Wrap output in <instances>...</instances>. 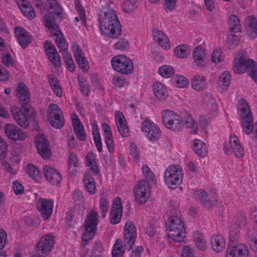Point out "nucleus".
Segmentation results:
<instances>
[{
  "mask_svg": "<svg viewBox=\"0 0 257 257\" xmlns=\"http://www.w3.org/2000/svg\"><path fill=\"white\" fill-rule=\"evenodd\" d=\"M17 4L23 14L29 19H33L36 15L30 3L26 0H17Z\"/></svg>",
  "mask_w": 257,
  "mask_h": 257,
  "instance_id": "32",
  "label": "nucleus"
},
{
  "mask_svg": "<svg viewBox=\"0 0 257 257\" xmlns=\"http://www.w3.org/2000/svg\"><path fill=\"white\" fill-rule=\"evenodd\" d=\"M10 111L17 124L25 128L29 126V121L33 119L35 116L33 109H30L27 106L23 105L21 109L15 105L11 106Z\"/></svg>",
  "mask_w": 257,
  "mask_h": 257,
  "instance_id": "5",
  "label": "nucleus"
},
{
  "mask_svg": "<svg viewBox=\"0 0 257 257\" xmlns=\"http://www.w3.org/2000/svg\"><path fill=\"white\" fill-rule=\"evenodd\" d=\"M196 198L203 204V205L207 208L211 207L209 195L204 190L198 191L195 193Z\"/></svg>",
  "mask_w": 257,
  "mask_h": 257,
  "instance_id": "47",
  "label": "nucleus"
},
{
  "mask_svg": "<svg viewBox=\"0 0 257 257\" xmlns=\"http://www.w3.org/2000/svg\"><path fill=\"white\" fill-rule=\"evenodd\" d=\"M183 177V171L180 166L170 165L164 172V182L169 188L174 189L182 183Z\"/></svg>",
  "mask_w": 257,
  "mask_h": 257,
  "instance_id": "4",
  "label": "nucleus"
},
{
  "mask_svg": "<svg viewBox=\"0 0 257 257\" xmlns=\"http://www.w3.org/2000/svg\"><path fill=\"white\" fill-rule=\"evenodd\" d=\"M104 249L102 247V245L101 242H96L94 246H93L91 253L95 256H100L103 253Z\"/></svg>",
  "mask_w": 257,
  "mask_h": 257,
  "instance_id": "63",
  "label": "nucleus"
},
{
  "mask_svg": "<svg viewBox=\"0 0 257 257\" xmlns=\"http://www.w3.org/2000/svg\"><path fill=\"white\" fill-rule=\"evenodd\" d=\"M15 34L20 45L23 48H26L32 41L31 35L22 28H16Z\"/></svg>",
  "mask_w": 257,
  "mask_h": 257,
  "instance_id": "24",
  "label": "nucleus"
},
{
  "mask_svg": "<svg viewBox=\"0 0 257 257\" xmlns=\"http://www.w3.org/2000/svg\"><path fill=\"white\" fill-rule=\"evenodd\" d=\"M190 50L189 47L185 44H181L176 47L174 54L178 58H184L189 55Z\"/></svg>",
  "mask_w": 257,
  "mask_h": 257,
  "instance_id": "43",
  "label": "nucleus"
},
{
  "mask_svg": "<svg viewBox=\"0 0 257 257\" xmlns=\"http://www.w3.org/2000/svg\"><path fill=\"white\" fill-rule=\"evenodd\" d=\"M129 44L128 41L125 39H120L117 43H116L113 47L115 49L120 50H125L128 49Z\"/></svg>",
  "mask_w": 257,
  "mask_h": 257,
  "instance_id": "64",
  "label": "nucleus"
},
{
  "mask_svg": "<svg viewBox=\"0 0 257 257\" xmlns=\"http://www.w3.org/2000/svg\"><path fill=\"white\" fill-rule=\"evenodd\" d=\"M233 71L237 74L244 73L246 70L248 75L254 81H257V65L255 62L247 59L243 53H238L234 60Z\"/></svg>",
  "mask_w": 257,
  "mask_h": 257,
  "instance_id": "3",
  "label": "nucleus"
},
{
  "mask_svg": "<svg viewBox=\"0 0 257 257\" xmlns=\"http://www.w3.org/2000/svg\"><path fill=\"white\" fill-rule=\"evenodd\" d=\"M74 57L79 68L84 72L88 71L89 66L84 54L75 56Z\"/></svg>",
  "mask_w": 257,
  "mask_h": 257,
  "instance_id": "54",
  "label": "nucleus"
},
{
  "mask_svg": "<svg viewBox=\"0 0 257 257\" xmlns=\"http://www.w3.org/2000/svg\"><path fill=\"white\" fill-rule=\"evenodd\" d=\"M153 92L156 97L161 100H164L167 96V88L162 83L156 82L153 84Z\"/></svg>",
  "mask_w": 257,
  "mask_h": 257,
  "instance_id": "37",
  "label": "nucleus"
},
{
  "mask_svg": "<svg viewBox=\"0 0 257 257\" xmlns=\"http://www.w3.org/2000/svg\"><path fill=\"white\" fill-rule=\"evenodd\" d=\"M55 243V236L49 234L43 236L38 243L36 250L37 257H43L49 253Z\"/></svg>",
  "mask_w": 257,
  "mask_h": 257,
  "instance_id": "13",
  "label": "nucleus"
},
{
  "mask_svg": "<svg viewBox=\"0 0 257 257\" xmlns=\"http://www.w3.org/2000/svg\"><path fill=\"white\" fill-rule=\"evenodd\" d=\"M99 215L95 210H91L86 216L84 225L85 232L82 234V240L87 242L95 235L98 223Z\"/></svg>",
  "mask_w": 257,
  "mask_h": 257,
  "instance_id": "7",
  "label": "nucleus"
},
{
  "mask_svg": "<svg viewBox=\"0 0 257 257\" xmlns=\"http://www.w3.org/2000/svg\"><path fill=\"white\" fill-rule=\"evenodd\" d=\"M192 149L199 156H205L207 153L205 144L198 139H195L192 142Z\"/></svg>",
  "mask_w": 257,
  "mask_h": 257,
  "instance_id": "39",
  "label": "nucleus"
},
{
  "mask_svg": "<svg viewBox=\"0 0 257 257\" xmlns=\"http://www.w3.org/2000/svg\"><path fill=\"white\" fill-rule=\"evenodd\" d=\"M47 117L50 124L56 128H62L64 124L61 108L56 104L51 103L47 109Z\"/></svg>",
  "mask_w": 257,
  "mask_h": 257,
  "instance_id": "10",
  "label": "nucleus"
},
{
  "mask_svg": "<svg viewBox=\"0 0 257 257\" xmlns=\"http://www.w3.org/2000/svg\"><path fill=\"white\" fill-rule=\"evenodd\" d=\"M248 238L251 248L257 251V231L254 229L249 230Z\"/></svg>",
  "mask_w": 257,
  "mask_h": 257,
  "instance_id": "57",
  "label": "nucleus"
},
{
  "mask_svg": "<svg viewBox=\"0 0 257 257\" xmlns=\"http://www.w3.org/2000/svg\"><path fill=\"white\" fill-rule=\"evenodd\" d=\"M122 205L121 199L117 197L114 199L109 214L110 223L112 224H118L122 217Z\"/></svg>",
  "mask_w": 257,
  "mask_h": 257,
  "instance_id": "17",
  "label": "nucleus"
},
{
  "mask_svg": "<svg viewBox=\"0 0 257 257\" xmlns=\"http://www.w3.org/2000/svg\"><path fill=\"white\" fill-rule=\"evenodd\" d=\"M44 48L47 56L54 55L58 53L54 46L50 42L45 41L44 43Z\"/></svg>",
  "mask_w": 257,
  "mask_h": 257,
  "instance_id": "62",
  "label": "nucleus"
},
{
  "mask_svg": "<svg viewBox=\"0 0 257 257\" xmlns=\"http://www.w3.org/2000/svg\"><path fill=\"white\" fill-rule=\"evenodd\" d=\"M229 146L237 158H241L244 155V151L237 136L231 134L229 136Z\"/></svg>",
  "mask_w": 257,
  "mask_h": 257,
  "instance_id": "26",
  "label": "nucleus"
},
{
  "mask_svg": "<svg viewBox=\"0 0 257 257\" xmlns=\"http://www.w3.org/2000/svg\"><path fill=\"white\" fill-rule=\"evenodd\" d=\"M140 0H125L122 5V11L127 14L132 13L138 6Z\"/></svg>",
  "mask_w": 257,
  "mask_h": 257,
  "instance_id": "48",
  "label": "nucleus"
},
{
  "mask_svg": "<svg viewBox=\"0 0 257 257\" xmlns=\"http://www.w3.org/2000/svg\"><path fill=\"white\" fill-rule=\"evenodd\" d=\"M123 244L126 248L131 249L134 245L137 235V228L134 223L127 220L124 224L123 232Z\"/></svg>",
  "mask_w": 257,
  "mask_h": 257,
  "instance_id": "12",
  "label": "nucleus"
},
{
  "mask_svg": "<svg viewBox=\"0 0 257 257\" xmlns=\"http://www.w3.org/2000/svg\"><path fill=\"white\" fill-rule=\"evenodd\" d=\"M248 249L243 244L236 245H229L225 257H248Z\"/></svg>",
  "mask_w": 257,
  "mask_h": 257,
  "instance_id": "19",
  "label": "nucleus"
},
{
  "mask_svg": "<svg viewBox=\"0 0 257 257\" xmlns=\"http://www.w3.org/2000/svg\"><path fill=\"white\" fill-rule=\"evenodd\" d=\"M191 85L193 90L200 92L205 89L207 82L204 76L196 75L192 78Z\"/></svg>",
  "mask_w": 257,
  "mask_h": 257,
  "instance_id": "33",
  "label": "nucleus"
},
{
  "mask_svg": "<svg viewBox=\"0 0 257 257\" xmlns=\"http://www.w3.org/2000/svg\"><path fill=\"white\" fill-rule=\"evenodd\" d=\"M54 202L52 199L40 198L38 200L36 207L42 218L48 220L53 212Z\"/></svg>",
  "mask_w": 257,
  "mask_h": 257,
  "instance_id": "16",
  "label": "nucleus"
},
{
  "mask_svg": "<svg viewBox=\"0 0 257 257\" xmlns=\"http://www.w3.org/2000/svg\"><path fill=\"white\" fill-rule=\"evenodd\" d=\"M203 103L208 113L211 115H217V105L215 100L211 95L205 96L203 100Z\"/></svg>",
  "mask_w": 257,
  "mask_h": 257,
  "instance_id": "36",
  "label": "nucleus"
},
{
  "mask_svg": "<svg viewBox=\"0 0 257 257\" xmlns=\"http://www.w3.org/2000/svg\"><path fill=\"white\" fill-rule=\"evenodd\" d=\"M231 82V74L229 71H223L218 79V86L222 90H226Z\"/></svg>",
  "mask_w": 257,
  "mask_h": 257,
  "instance_id": "38",
  "label": "nucleus"
},
{
  "mask_svg": "<svg viewBox=\"0 0 257 257\" xmlns=\"http://www.w3.org/2000/svg\"><path fill=\"white\" fill-rule=\"evenodd\" d=\"M63 58L67 69L71 72H74L75 66L71 55L67 52H64L63 53Z\"/></svg>",
  "mask_w": 257,
  "mask_h": 257,
  "instance_id": "55",
  "label": "nucleus"
},
{
  "mask_svg": "<svg viewBox=\"0 0 257 257\" xmlns=\"http://www.w3.org/2000/svg\"><path fill=\"white\" fill-rule=\"evenodd\" d=\"M85 166L94 175L100 173L99 164L96 159V156L92 151L88 153L85 158Z\"/></svg>",
  "mask_w": 257,
  "mask_h": 257,
  "instance_id": "21",
  "label": "nucleus"
},
{
  "mask_svg": "<svg viewBox=\"0 0 257 257\" xmlns=\"http://www.w3.org/2000/svg\"><path fill=\"white\" fill-rule=\"evenodd\" d=\"M44 176L46 180L52 184H58L61 181L60 173L53 167L46 166L43 169Z\"/></svg>",
  "mask_w": 257,
  "mask_h": 257,
  "instance_id": "22",
  "label": "nucleus"
},
{
  "mask_svg": "<svg viewBox=\"0 0 257 257\" xmlns=\"http://www.w3.org/2000/svg\"><path fill=\"white\" fill-rule=\"evenodd\" d=\"M49 82L55 94L58 97H62L63 92L57 79L54 77L49 78Z\"/></svg>",
  "mask_w": 257,
  "mask_h": 257,
  "instance_id": "56",
  "label": "nucleus"
},
{
  "mask_svg": "<svg viewBox=\"0 0 257 257\" xmlns=\"http://www.w3.org/2000/svg\"><path fill=\"white\" fill-rule=\"evenodd\" d=\"M168 237L174 241L181 242L186 237V229L182 219L176 215L170 216L166 222Z\"/></svg>",
  "mask_w": 257,
  "mask_h": 257,
  "instance_id": "2",
  "label": "nucleus"
},
{
  "mask_svg": "<svg viewBox=\"0 0 257 257\" xmlns=\"http://www.w3.org/2000/svg\"><path fill=\"white\" fill-rule=\"evenodd\" d=\"M253 117H247L241 118V126L246 135H250L253 130Z\"/></svg>",
  "mask_w": 257,
  "mask_h": 257,
  "instance_id": "41",
  "label": "nucleus"
},
{
  "mask_svg": "<svg viewBox=\"0 0 257 257\" xmlns=\"http://www.w3.org/2000/svg\"><path fill=\"white\" fill-rule=\"evenodd\" d=\"M47 6L49 8L51 11L49 12V16L59 15L62 12V9L57 0H46Z\"/></svg>",
  "mask_w": 257,
  "mask_h": 257,
  "instance_id": "46",
  "label": "nucleus"
},
{
  "mask_svg": "<svg viewBox=\"0 0 257 257\" xmlns=\"http://www.w3.org/2000/svg\"><path fill=\"white\" fill-rule=\"evenodd\" d=\"M151 187L149 183L144 179L141 180L136 184L134 189L135 201L138 204H145L149 198Z\"/></svg>",
  "mask_w": 257,
  "mask_h": 257,
  "instance_id": "9",
  "label": "nucleus"
},
{
  "mask_svg": "<svg viewBox=\"0 0 257 257\" xmlns=\"http://www.w3.org/2000/svg\"><path fill=\"white\" fill-rule=\"evenodd\" d=\"M214 116L209 113L207 114H202L199 117V121L202 127H204L210 123L211 119Z\"/></svg>",
  "mask_w": 257,
  "mask_h": 257,
  "instance_id": "61",
  "label": "nucleus"
},
{
  "mask_svg": "<svg viewBox=\"0 0 257 257\" xmlns=\"http://www.w3.org/2000/svg\"><path fill=\"white\" fill-rule=\"evenodd\" d=\"M210 244L212 250L219 253L223 251L225 247V239L221 235H213L211 237Z\"/></svg>",
  "mask_w": 257,
  "mask_h": 257,
  "instance_id": "30",
  "label": "nucleus"
},
{
  "mask_svg": "<svg viewBox=\"0 0 257 257\" xmlns=\"http://www.w3.org/2000/svg\"><path fill=\"white\" fill-rule=\"evenodd\" d=\"M75 135L80 141H84L86 139V134L82 124H80L73 127Z\"/></svg>",
  "mask_w": 257,
  "mask_h": 257,
  "instance_id": "59",
  "label": "nucleus"
},
{
  "mask_svg": "<svg viewBox=\"0 0 257 257\" xmlns=\"http://www.w3.org/2000/svg\"><path fill=\"white\" fill-rule=\"evenodd\" d=\"M244 25L248 35L251 39L257 37V20L253 16H249L244 19Z\"/></svg>",
  "mask_w": 257,
  "mask_h": 257,
  "instance_id": "28",
  "label": "nucleus"
},
{
  "mask_svg": "<svg viewBox=\"0 0 257 257\" xmlns=\"http://www.w3.org/2000/svg\"><path fill=\"white\" fill-rule=\"evenodd\" d=\"M115 123L121 136L123 137H127L129 136L130 132L123 114L118 111L115 112Z\"/></svg>",
  "mask_w": 257,
  "mask_h": 257,
  "instance_id": "23",
  "label": "nucleus"
},
{
  "mask_svg": "<svg viewBox=\"0 0 257 257\" xmlns=\"http://www.w3.org/2000/svg\"><path fill=\"white\" fill-rule=\"evenodd\" d=\"M157 223L156 222H150L146 228V233L150 237H154L157 234Z\"/></svg>",
  "mask_w": 257,
  "mask_h": 257,
  "instance_id": "60",
  "label": "nucleus"
},
{
  "mask_svg": "<svg viewBox=\"0 0 257 257\" xmlns=\"http://www.w3.org/2000/svg\"><path fill=\"white\" fill-rule=\"evenodd\" d=\"M110 200L108 196L101 193L99 196L98 206L101 217L105 218L108 211Z\"/></svg>",
  "mask_w": 257,
  "mask_h": 257,
  "instance_id": "34",
  "label": "nucleus"
},
{
  "mask_svg": "<svg viewBox=\"0 0 257 257\" xmlns=\"http://www.w3.org/2000/svg\"><path fill=\"white\" fill-rule=\"evenodd\" d=\"M224 56L220 48L213 49L210 55L211 61L213 63H219L224 60Z\"/></svg>",
  "mask_w": 257,
  "mask_h": 257,
  "instance_id": "51",
  "label": "nucleus"
},
{
  "mask_svg": "<svg viewBox=\"0 0 257 257\" xmlns=\"http://www.w3.org/2000/svg\"><path fill=\"white\" fill-rule=\"evenodd\" d=\"M158 73L163 77L169 78L174 74L175 70L171 65H164L159 68Z\"/></svg>",
  "mask_w": 257,
  "mask_h": 257,
  "instance_id": "50",
  "label": "nucleus"
},
{
  "mask_svg": "<svg viewBox=\"0 0 257 257\" xmlns=\"http://www.w3.org/2000/svg\"><path fill=\"white\" fill-rule=\"evenodd\" d=\"M246 216L244 212H240L238 214L235 220H232L230 223L229 228V240L234 242L238 238L239 227L245 223Z\"/></svg>",
  "mask_w": 257,
  "mask_h": 257,
  "instance_id": "15",
  "label": "nucleus"
},
{
  "mask_svg": "<svg viewBox=\"0 0 257 257\" xmlns=\"http://www.w3.org/2000/svg\"><path fill=\"white\" fill-rule=\"evenodd\" d=\"M227 23L230 29L234 32H239L241 31V24L237 16L232 15L228 17Z\"/></svg>",
  "mask_w": 257,
  "mask_h": 257,
  "instance_id": "42",
  "label": "nucleus"
},
{
  "mask_svg": "<svg viewBox=\"0 0 257 257\" xmlns=\"http://www.w3.org/2000/svg\"><path fill=\"white\" fill-rule=\"evenodd\" d=\"M141 130L144 133L145 137L152 142L158 140L161 135L159 127L148 118L142 122Z\"/></svg>",
  "mask_w": 257,
  "mask_h": 257,
  "instance_id": "11",
  "label": "nucleus"
},
{
  "mask_svg": "<svg viewBox=\"0 0 257 257\" xmlns=\"http://www.w3.org/2000/svg\"><path fill=\"white\" fill-rule=\"evenodd\" d=\"M185 121L187 127L191 128L190 133L193 135L197 134L198 126L195 123L193 117L190 114L187 113L185 114Z\"/></svg>",
  "mask_w": 257,
  "mask_h": 257,
  "instance_id": "52",
  "label": "nucleus"
},
{
  "mask_svg": "<svg viewBox=\"0 0 257 257\" xmlns=\"http://www.w3.org/2000/svg\"><path fill=\"white\" fill-rule=\"evenodd\" d=\"M17 97L24 104L27 103L30 100V95L26 85L20 83L17 87L16 92Z\"/></svg>",
  "mask_w": 257,
  "mask_h": 257,
  "instance_id": "35",
  "label": "nucleus"
},
{
  "mask_svg": "<svg viewBox=\"0 0 257 257\" xmlns=\"http://www.w3.org/2000/svg\"><path fill=\"white\" fill-rule=\"evenodd\" d=\"M152 34L154 41L163 49L170 50L171 44L167 36L161 31L154 28L152 30Z\"/></svg>",
  "mask_w": 257,
  "mask_h": 257,
  "instance_id": "20",
  "label": "nucleus"
},
{
  "mask_svg": "<svg viewBox=\"0 0 257 257\" xmlns=\"http://www.w3.org/2000/svg\"><path fill=\"white\" fill-rule=\"evenodd\" d=\"M111 64L112 68L115 71L122 74H130L134 70L132 61L125 55L115 56L111 59Z\"/></svg>",
  "mask_w": 257,
  "mask_h": 257,
  "instance_id": "8",
  "label": "nucleus"
},
{
  "mask_svg": "<svg viewBox=\"0 0 257 257\" xmlns=\"http://www.w3.org/2000/svg\"><path fill=\"white\" fill-rule=\"evenodd\" d=\"M92 132L93 140L97 151L101 153L102 151V142L98 127L94 124L92 125Z\"/></svg>",
  "mask_w": 257,
  "mask_h": 257,
  "instance_id": "44",
  "label": "nucleus"
},
{
  "mask_svg": "<svg viewBox=\"0 0 257 257\" xmlns=\"http://www.w3.org/2000/svg\"><path fill=\"white\" fill-rule=\"evenodd\" d=\"M162 122L168 130L176 132L182 128L184 125L182 117L173 110L166 109L161 112Z\"/></svg>",
  "mask_w": 257,
  "mask_h": 257,
  "instance_id": "6",
  "label": "nucleus"
},
{
  "mask_svg": "<svg viewBox=\"0 0 257 257\" xmlns=\"http://www.w3.org/2000/svg\"><path fill=\"white\" fill-rule=\"evenodd\" d=\"M100 32L112 38H116L121 33V27L115 12L109 7H102L98 17Z\"/></svg>",
  "mask_w": 257,
  "mask_h": 257,
  "instance_id": "1",
  "label": "nucleus"
},
{
  "mask_svg": "<svg viewBox=\"0 0 257 257\" xmlns=\"http://www.w3.org/2000/svg\"><path fill=\"white\" fill-rule=\"evenodd\" d=\"M238 109L241 118L252 116L248 103L245 99H241L239 100Z\"/></svg>",
  "mask_w": 257,
  "mask_h": 257,
  "instance_id": "40",
  "label": "nucleus"
},
{
  "mask_svg": "<svg viewBox=\"0 0 257 257\" xmlns=\"http://www.w3.org/2000/svg\"><path fill=\"white\" fill-rule=\"evenodd\" d=\"M125 247L122 243L120 239H116L113 245V249L112 250V257H122L123 256Z\"/></svg>",
  "mask_w": 257,
  "mask_h": 257,
  "instance_id": "45",
  "label": "nucleus"
},
{
  "mask_svg": "<svg viewBox=\"0 0 257 257\" xmlns=\"http://www.w3.org/2000/svg\"><path fill=\"white\" fill-rule=\"evenodd\" d=\"M35 145L38 153L44 159H47L50 155V146L45 136L38 135L35 140Z\"/></svg>",
  "mask_w": 257,
  "mask_h": 257,
  "instance_id": "18",
  "label": "nucleus"
},
{
  "mask_svg": "<svg viewBox=\"0 0 257 257\" xmlns=\"http://www.w3.org/2000/svg\"><path fill=\"white\" fill-rule=\"evenodd\" d=\"M45 26L48 29L51 35L55 38L62 34L59 27L54 23V16L45 15L44 17Z\"/></svg>",
  "mask_w": 257,
  "mask_h": 257,
  "instance_id": "29",
  "label": "nucleus"
},
{
  "mask_svg": "<svg viewBox=\"0 0 257 257\" xmlns=\"http://www.w3.org/2000/svg\"><path fill=\"white\" fill-rule=\"evenodd\" d=\"M102 134L104 138V142L107 147L108 151L110 153L114 152V144L113 137L110 127L106 123L101 124Z\"/></svg>",
  "mask_w": 257,
  "mask_h": 257,
  "instance_id": "25",
  "label": "nucleus"
},
{
  "mask_svg": "<svg viewBox=\"0 0 257 257\" xmlns=\"http://www.w3.org/2000/svg\"><path fill=\"white\" fill-rule=\"evenodd\" d=\"M26 171L29 176L35 180H38L41 178L39 170L32 164L27 165Z\"/></svg>",
  "mask_w": 257,
  "mask_h": 257,
  "instance_id": "53",
  "label": "nucleus"
},
{
  "mask_svg": "<svg viewBox=\"0 0 257 257\" xmlns=\"http://www.w3.org/2000/svg\"><path fill=\"white\" fill-rule=\"evenodd\" d=\"M194 63L199 67L204 68L207 65L205 50L201 46L196 47L193 51Z\"/></svg>",
  "mask_w": 257,
  "mask_h": 257,
  "instance_id": "27",
  "label": "nucleus"
},
{
  "mask_svg": "<svg viewBox=\"0 0 257 257\" xmlns=\"http://www.w3.org/2000/svg\"><path fill=\"white\" fill-rule=\"evenodd\" d=\"M4 130L6 136L13 141H23L25 140L28 137L24 131L12 123L5 124Z\"/></svg>",
  "mask_w": 257,
  "mask_h": 257,
  "instance_id": "14",
  "label": "nucleus"
},
{
  "mask_svg": "<svg viewBox=\"0 0 257 257\" xmlns=\"http://www.w3.org/2000/svg\"><path fill=\"white\" fill-rule=\"evenodd\" d=\"M83 183L85 190L90 195H92L96 193V182L89 173H85L83 179Z\"/></svg>",
  "mask_w": 257,
  "mask_h": 257,
  "instance_id": "31",
  "label": "nucleus"
},
{
  "mask_svg": "<svg viewBox=\"0 0 257 257\" xmlns=\"http://www.w3.org/2000/svg\"><path fill=\"white\" fill-rule=\"evenodd\" d=\"M79 163L76 155L71 152L70 153L67 161V166L69 172L73 173L78 167Z\"/></svg>",
  "mask_w": 257,
  "mask_h": 257,
  "instance_id": "49",
  "label": "nucleus"
},
{
  "mask_svg": "<svg viewBox=\"0 0 257 257\" xmlns=\"http://www.w3.org/2000/svg\"><path fill=\"white\" fill-rule=\"evenodd\" d=\"M174 85L179 88H185L188 85L187 78L182 75L176 76L173 79Z\"/></svg>",
  "mask_w": 257,
  "mask_h": 257,
  "instance_id": "58",
  "label": "nucleus"
}]
</instances>
